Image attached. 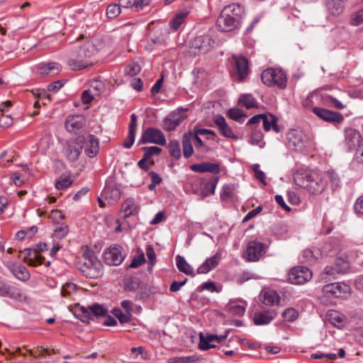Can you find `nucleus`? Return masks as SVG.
Masks as SVG:
<instances>
[{
    "label": "nucleus",
    "instance_id": "052dcab7",
    "mask_svg": "<svg viewBox=\"0 0 363 363\" xmlns=\"http://www.w3.org/2000/svg\"><path fill=\"white\" fill-rule=\"evenodd\" d=\"M234 188L233 185L226 184L223 187V192L220 195V198L223 200L228 198L233 197V191Z\"/></svg>",
    "mask_w": 363,
    "mask_h": 363
},
{
    "label": "nucleus",
    "instance_id": "3c124183",
    "mask_svg": "<svg viewBox=\"0 0 363 363\" xmlns=\"http://www.w3.org/2000/svg\"><path fill=\"white\" fill-rule=\"evenodd\" d=\"M23 261L27 262L30 266L36 267L44 263L45 257L39 255L38 254H35V257L33 259H27V257H24Z\"/></svg>",
    "mask_w": 363,
    "mask_h": 363
},
{
    "label": "nucleus",
    "instance_id": "a18cd8bd",
    "mask_svg": "<svg viewBox=\"0 0 363 363\" xmlns=\"http://www.w3.org/2000/svg\"><path fill=\"white\" fill-rule=\"evenodd\" d=\"M142 150L145 151L143 156L147 160H150L154 155H159L162 152V149L156 146L143 147Z\"/></svg>",
    "mask_w": 363,
    "mask_h": 363
},
{
    "label": "nucleus",
    "instance_id": "0e129e2a",
    "mask_svg": "<svg viewBox=\"0 0 363 363\" xmlns=\"http://www.w3.org/2000/svg\"><path fill=\"white\" fill-rule=\"evenodd\" d=\"M146 255L148 259L150 260V264L153 265L156 262V255L152 245H148L146 247Z\"/></svg>",
    "mask_w": 363,
    "mask_h": 363
},
{
    "label": "nucleus",
    "instance_id": "4c0bfd02",
    "mask_svg": "<svg viewBox=\"0 0 363 363\" xmlns=\"http://www.w3.org/2000/svg\"><path fill=\"white\" fill-rule=\"evenodd\" d=\"M169 155L176 160L181 158L180 144L177 140H171L168 145Z\"/></svg>",
    "mask_w": 363,
    "mask_h": 363
},
{
    "label": "nucleus",
    "instance_id": "bb28decb",
    "mask_svg": "<svg viewBox=\"0 0 363 363\" xmlns=\"http://www.w3.org/2000/svg\"><path fill=\"white\" fill-rule=\"evenodd\" d=\"M101 196L105 199H108L112 203H116L121 199V192L120 189L116 186H106L103 190Z\"/></svg>",
    "mask_w": 363,
    "mask_h": 363
},
{
    "label": "nucleus",
    "instance_id": "f8f14e48",
    "mask_svg": "<svg viewBox=\"0 0 363 363\" xmlns=\"http://www.w3.org/2000/svg\"><path fill=\"white\" fill-rule=\"evenodd\" d=\"M216 44L215 40L210 35H200L191 42L190 47L198 50L200 53H206Z\"/></svg>",
    "mask_w": 363,
    "mask_h": 363
},
{
    "label": "nucleus",
    "instance_id": "aec40b11",
    "mask_svg": "<svg viewBox=\"0 0 363 363\" xmlns=\"http://www.w3.org/2000/svg\"><path fill=\"white\" fill-rule=\"evenodd\" d=\"M221 258L220 252H216L213 256L207 258L206 261L197 269L198 274H206L215 269L219 264Z\"/></svg>",
    "mask_w": 363,
    "mask_h": 363
},
{
    "label": "nucleus",
    "instance_id": "8fccbe9b",
    "mask_svg": "<svg viewBox=\"0 0 363 363\" xmlns=\"http://www.w3.org/2000/svg\"><path fill=\"white\" fill-rule=\"evenodd\" d=\"M263 139V134L260 130L253 129L249 143L253 145H257Z\"/></svg>",
    "mask_w": 363,
    "mask_h": 363
},
{
    "label": "nucleus",
    "instance_id": "69168bd1",
    "mask_svg": "<svg viewBox=\"0 0 363 363\" xmlns=\"http://www.w3.org/2000/svg\"><path fill=\"white\" fill-rule=\"evenodd\" d=\"M352 24L354 26H358L363 23V9L358 11L352 17Z\"/></svg>",
    "mask_w": 363,
    "mask_h": 363
},
{
    "label": "nucleus",
    "instance_id": "39448f33",
    "mask_svg": "<svg viewBox=\"0 0 363 363\" xmlns=\"http://www.w3.org/2000/svg\"><path fill=\"white\" fill-rule=\"evenodd\" d=\"M288 277L290 283L303 284L311 279L313 273L307 267L296 266L290 269Z\"/></svg>",
    "mask_w": 363,
    "mask_h": 363
},
{
    "label": "nucleus",
    "instance_id": "e433bc0d",
    "mask_svg": "<svg viewBox=\"0 0 363 363\" xmlns=\"http://www.w3.org/2000/svg\"><path fill=\"white\" fill-rule=\"evenodd\" d=\"M88 308L89 309L91 315L96 318L106 316L108 313L107 308L99 303H94L92 306H89Z\"/></svg>",
    "mask_w": 363,
    "mask_h": 363
},
{
    "label": "nucleus",
    "instance_id": "49530a36",
    "mask_svg": "<svg viewBox=\"0 0 363 363\" xmlns=\"http://www.w3.org/2000/svg\"><path fill=\"white\" fill-rule=\"evenodd\" d=\"M121 11V9L118 4H111L106 9V15L108 18H113L118 16Z\"/></svg>",
    "mask_w": 363,
    "mask_h": 363
},
{
    "label": "nucleus",
    "instance_id": "58836bf2",
    "mask_svg": "<svg viewBox=\"0 0 363 363\" xmlns=\"http://www.w3.org/2000/svg\"><path fill=\"white\" fill-rule=\"evenodd\" d=\"M112 313L121 324L129 323L131 320L132 313H123L119 308H113Z\"/></svg>",
    "mask_w": 363,
    "mask_h": 363
},
{
    "label": "nucleus",
    "instance_id": "dca6fc26",
    "mask_svg": "<svg viewBox=\"0 0 363 363\" xmlns=\"http://www.w3.org/2000/svg\"><path fill=\"white\" fill-rule=\"evenodd\" d=\"M216 23L221 31L229 32L238 28L242 23L235 19V17L228 16L220 12Z\"/></svg>",
    "mask_w": 363,
    "mask_h": 363
},
{
    "label": "nucleus",
    "instance_id": "e2e57ef3",
    "mask_svg": "<svg viewBox=\"0 0 363 363\" xmlns=\"http://www.w3.org/2000/svg\"><path fill=\"white\" fill-rule=\"evenodd\" d=\"M13 124V118L9 115L2 113L0 116V127L8 128Z\"/></svg>",
    "mask_w": 363,
    "mask_h": 363
},
{
    "label": "nucleus",
    "instance_id": "20e7f679",
    "mask_svg": "<svg viewBox=\"0 0 363 363\" xmlns=\"http://www.w3.org/2000/svg\"><path fill=\"white\" fill-rule=\"evenodd\" d=\"M288 147L295 151H303L308 140L306 135L299 129H291L287 133Z\"/></svg>",
    "mask_w": 363,
    "mask_h": 363
},
{
    "label": "nucleus",
    "instance_id": "c756f323",
    "mask_svg": "<svg viewBox=\"0 0 363 363\" xmlns=\"http://www.w3.org/2000/svg\"><path fill=\"white\" fill-rule=\"evenodd\" d=\"M11 272L18 279L26 281L30 279V273L26 267L18 264L14 265L10 268Z\"/></svg>",
    "mask_w": 363,
    "mask_h": 363
},
{
    "label": "nucleus",
    "instance_id": "79ce46f5",
    "mask_svg": "<svg viewBox=\"0 0 363 363\" xmlns=\"http://www.w3.org/2000/svg\"><path fill=\"white\" fill-rule=\"evenodd\" d=\"M239 103L242 104L247 109L257 106V101L251 94H242L239 99Z\"/></svg>",
    "mask_w": 363,
    "mask_h": 363
},
{
    "label": "nucleus",
    "instance_id": "c03bdc74",
    "mask_svg": "<svg viewBox=\"0 0 363 363\" xmlns=\"http://www.w3.org/2000/svg\"><path fill=\"white\" fill-rule=\"evenodd\" d=\"M200 342L199 344V348L201 350H208L211 348H216V345L211 344V340H208L207 334L205 335L203 333H200Z\"/></svg>",
    "mask_w": 363,
    "mask_h": 363
},
{
    "label": "nucleus",
    "instance_id": "09e8293b",
    "mask_svg": "<svg viewBox=\"0 0 363 363\" xmlns=\"http://www.w3.org/2000/svg\"><path fill=\"white\" fill-rule=\"evenodd\" d=\"M298 312L292 308H286L282 313L283 318L288 322L294 321L298 318Z\"/></svg>",
    "mask_w": 363,
    "mask_h": 363
},
{
    "label": "nucleus",
    "instance_id": "1a4fd4ad",
    "mask_svg": "<svg viewBox=\"0 0 363 363\" xmlns=\"http://www.w3.org/2000/svg\"><path fill=\"white\" fill-rule=\"evenodd\" d=\"M350 287L344 283L335 282L325 284L323 286L322 291L328 298H340L350 293Z\"/></svg>",
    "mask_w": 363,
    "mask_h": 363
},
{
    "label": "nucleus",
    "instance_id": "9d476101",
    "mask_svg": "<svg viewBox=\"0 0 363 363\" xmlns=\"http://www.w3.org/2000/svg\"><path fill=\"white\" fill-rule=\"evenodd\" d=\"M85 141L84 136H79L74 140L68 143L65 148V154L69 161L75 162L79 159Z\"/></svg>",
    "mask_w": 363,
    "mask_h": 363
},
{
    "label": "nucleus",
    "instance_id": "6e6d98bb",
    "mask_svg": "<svg viewBox=\"0 0 363 363\" xmlns=\"http://www.w3.org/2000/svg\"><path fill=\"white\" fill-rule=\"evenodd\" d=\"M73 181L68 177L60 178L55 182V188L58 190H62L68 188L72 184Z\"/></svg>",
    "mask_w": 363,
    "mask_h": 363
},
{
    "label": "nucleus",
    "instance_id": "b1692460",
    "mask_svg": "<svg viewBox=\"0 0 363 363\" xmlns=\"http://www.w3.org/2000/svg\"><path fill=\"white\" fill-rule=\"evenodd\" d=\"M238 73L240 80L245 79L249 72V63L247 59L244 56H234Z\"/></svg>",
    "mask_w": 363,
    "mask_h": 363
},
{
    "label": "nucleus",
    "instance_id": "de8ad7c7",
    "mask_svg": "<svg viewBox=\"0 0 363 363\" xmlns=\"http://www.w3.org/2000/svg\"><path fill=\"white\" fill-rule=\"evenodd\" d=\"M315 259L313 251L306 249L302 252L299 260L302 263L313 262Z\"/></svg>",
    "mask_w": 363,
    "mask_h": 363
},
{
    "label": "nucleus",
    "instance_id": "5fc2aeb1",
    "mask_svg": "<svg viewBox=\"0 0 363 363\" xmlns=\"http://www.w3.org/2000/svg\"><path fill=\"white\" fill-rule=\"evenodd\" d=\"M140 281L138 278L132 277L129 279L126 284L125 290L129 291H134L140 289Z\"/></svg>",
    "mask_w": 363,
    "mask_h": 363
},
{
    "label": "nucleus",
    "instance_id": "a211bd4d",
    "mask_svg": "<svg viewBox=\"0 0 363 363\" xmlns=\"http://www.w3.org/2000/svg\"><path fill=\"white\" fill-rule=\"evenodd\" d=\"M38 74L42 77H52L57 74L61 70L60 64L54 62L40 63L36 66Z\"/></svg>",
    "mask_w": 363,
    "mask_h": 363
},
{
    "label": "nucleus",
    "instance_id": "393cba45",
    "mask_svg": "<svg viewBox=\"0 0 363 363\" xmlns=\"http://www.w3.org/2000/svg\"><path fill=\"white\" fill-rule=\"evenodd\" d=\"M137 128V116L135 113H133L130 116V122L129 124V130L128 135L123 143V147L125 148L129 149L132 147L135 142V135Z\"/></svg>",
    "mask_w": 363,
    "mask_h": 363
},
{
    "label": "nucleus",
    "instance_id": "37998d69",
    "mask_svg": "<svg viewBox=\"0 0 363 363\" xmlns=\"http://www.w3.org/2000/svg\"><path fill=\"white\" fill-rule=\"evenodd\" d=\"M335 272L337 273L344 274L349 269L348 262L342 257H337L335 260Z\"/></svg>",
    "mask_w": 363,
    "mask_h": 363
},
{
    "label": "nucleus",
    "instance_id": "603ef678",
    "mask_svg": "<svg viewBox=\"0 0 363 363\" xmlns=\"http://www.w3.org/2000/svg\"><path fill=\"white\" fill-rule=\"evenodd\" d=\"M77 286L76 284L69 282L65 284L61 289V295L64 297H67L72 293L76 291Z\"/></svg>",
    "mask_w": 363,
    "mask_h": 363
},
{
    "label": "nucleus",
    "instance_id": "f257e3e1",
    "mask_svg": "<svg viewBox=\"0 0 363 363\" xmlns=\"http://www.w3.org/2000/svg\"><path fill=\"white\" fill-rule=\"evenodd\" d=\"M293 177L296 185L306 189L313 194H321L327 186L328 181L333 191L340 186V182L338 174L334 170L319 173L311 169H301L295 172Z\"/></svg>",
    "mask_w": 363,
    "mask_h": 363
},
{
    "label": "nucleus",
    "instance_id": "f3484780",
    "mask_svg": "<svg viewBox=\"0 0 363 363\" xmlns=\"http://www.w3.org/2000/svg\"><path fill=\"white\" fill-rule=\"evenodd\" d=\"M275 309H267L254 314L253 322L256 325H267L270 323L277 315Z\"/></svg>",
    "mask_w": 363,
    "mask_h": 363
},
{
    "label": "nucleus",
    "instance_id": "412c9836",
    "mask_svg": "<svg viewBox=\"0 0 363 363\" xmlns=\"http://www.w3.org/2000/svg\"><path fill=\"white\" fill-rule=\"evenodd\" d=\"M221 12L228 16L235 17V19L242 23L245 10L240 4H233L228 5L223 9Z\"/></svg>",
    "mask_w": 363,
    "mask_h": 363
},
{
    "label": "nucleus",
    "instance_id": "680f3d73",
    "mask_svg": "<svg viewBox=\"0 0 363 363\" xmlns=\"http://www.w3.org/2000/svg\"><path fill=\"white\" fill-rule=\"evenodd\" d=\"M230 309L231 313L237 315H242L245 311L244 306L233 303H230Z\"/></svg>",
    "mask_w": 363,
    "mask_h": 363
},
{
    "label": "nucleus",
    "instance_id": "774afa93",
    "mask_svg": "<svg viewBox=\"0 0 363 363\" xmlns=\"http://www.w3.org/2000/svg\"><path fill=\"white\" fill-rule=\"evenodd\" d=\"M354 208L358 214L363 215V194L357 199Z\"/></svg>",
    "mask_w": 363,
    "mask_h": 363
},
{
    "label": "nucleus",
    "instance_id": "338daca9",
    "mask_svg": "<svg viewBox=\"0 0 363 363\" xmlns=\"http://www.w3.org/2000/svg\"><path fill=\"white\" fill-rule=\"evenodd\" d=\"M64 85V82L62 80L55 81L52 83H50L48 86V91L57 92L59 91Z\"/></svg>",
    "mask_w": 363,
    "mask_h": 363
},
{
    "label": "nucleus",
    "instance_id": "423d86ee",
    "mask_svg": "<svg viewBox=\"0 0 363 363\" xmlns=\"http://www.w3.org/2000/svg\"><path fill=\"white\" fill-rule=\"evenodd\" d=\"M104 262L109 266L120 265L125 257L123 249L119 245H111L103 253Z\"/></svg>",
    "mask_w": 363,
    "mask_h": 363
},
{
    "label": "nucleus",
    "instance_id": "9b49d317",
    "mask_svg": "<svg viewBox=\"0 0 363 363\" xmlns=\"http://www.w3.org/2000/svg\"><path fill=\"white\" fill-rule=\"evenodd\" d=\"M186 109L179 108L171 112L164 120V129L167 131L174 130L186 118Z\"/></svg>",
    "mask_w": 363,
    "mask_h": 363
},
{
    "label": "nucleus",
    "instance_id": "6ab92c4d",
    "mask_svg": "<svg viewBox=\"0 0 363 363\" xmlns=\"http://www.w3.org/2000/svg\"><path fill=\"white\" fill-rule=\"evenodd\" d=\"M85 125L84 118L81 115L69 116L65 121V128L70 132L76 133Z\"/></svg>",
    "mask_w": 363,
    "mask_h": 363
},
{
    "label": "nucleus",
    "instance_id": "f704fd0d",
    "mask_svg": "<svg viewBox=\"0 0 363 363\" xmlns=\"http://www.w3.org/2000/svg\"><path fill=\"white\" fill-rule=\"evenodd\" d=\"M328 320L335 327L343 325L345 322V316L336 311H331L328 313Z\"/></svg>",
    "mask_w": 363,
    "mask_h": 363
},
{
    "label": "nucleus",
    "instance_id": "bf43d9fd",
    "mask_svg": "<svg viewBox=\"0 0 363 363\" xmlns=\"http://www.w3.org/2000/svg\"><path fill=\"white\" fill-rule=\"evenodd\" d=\"M141 70L140 66L136 63L129 64L125 68V73L131 77L138 74Z\"/></svg>",
    "mask_w": 363,
    "mask_h": 363
},
{
    "label": "nucleus",
    "instance_id": "ddd939ff",
    "mask_svg": "<svg viewBox=\"0 0 363 363\" xmlns=\"http://www.w3.org/2000/svg\"><path fill=\"white\" fill-rule=\"evenodd\" d=\"M312 111L318 117L327 122L340 123L344 119L341 113L320 107H313Z\"/></svg>",
    "mask_w": 363,
    "mask_h": 363
},
{
    "label": "nucleus",
    "instance_id": "c9c22d12",
    "mask_svg": "<svg viewBox=\"0 0 363 363\" xmlns=\"http://www.w3.org/2000/svg\"><path fill=\"white\" fill-rule=\"evenodd\" d=\"M189 12L187 11H181L177 13L174 17L169 21V26L171 28L176 31L180 27V26L184 23V19L188 16Z\"/></svg>",
    "mask_w": 363,
    "mask_h": 363
},
{
    "label": "nucleus",
    "instance_id": "72a5a7b5",
    "mask_svg": "<svg viewBox=\"0 0 363 363\" xmlns=\"http://www.w3.org/2000/svg\"><path fill=\"white\" fill-rule=\"evenodd\" d=\"M262 301L264 305L271 306L274 303H279L280 298L276 291H269L260 294Z\"/></svg>",
    "mask_w": 363,
    "mask_h": 363
},
{
    "label": "nucleus",
    "instance_id": "f03ea898",
    "mask_svg": "<svg viewBox=\"0 0 363 363\" xmlns=\"http://www.w3.org/2000/svg\"><path fill=\"white\" fill-rule=\"evenodd\" d=\"M261 79L268 86H277L280 89L286 86L287 77L282 69L267 68L262 72Z\"/></svg>",
    "mask_w": 363,
    "mask_h": 363
},
{
    "label": "nucleus",
    "instance_id": "a19ab883",
    "mask_svg": "<svg viewBox=\"0 0 363 363\" xmlns=\"http://www.w3.org/2000/svg\"><path fill=\"white\" fill-rule=\"evenodd\" d=\"M227 115L230 119L239 123H242L243 118L247 117V116L243 113L240 109L237 108H230Z\"/></svg>",
    "mask_w": 363,
    "mask_h": 363
},
{
    "label": "nucleus",
    "instance_id": "c85d7f7f",
    "mask_svg": "<svg viewBox=\"0 0 363 363\" xmlns=\"http://www.w3.org/2000/svg\"><path fill=\"white\" fill-rule=\"evenodd\" d=\"M77 48L82 53V55L87 57L89 59L100 50V48H98V45L93 40L87 41L82 46Z\"/></svg>",
    "mask_w": 363,
    "mask_h": 363
},
{
    "label": "nucleus",
    "instance_id": "ea45409f",
    "mask_svg": "<svg viewBox=\"0 0 363 363\" xmlns=\"http://www.w3.org/2000/svg\"><path fill=\"white\" fill-rule=\"evenodd\" d=\"M218 180L219 177H216L212 178L209 182H206L203 186V194L206 196L209 194H214Z\"/></svg>",
    "mask_w": 363,
    "mask_h": 363
},
{
    "label": "nucleus",
    "instance_id": "7c9ffc66",
    "mask_svg": "<svg viewBox=\"0 0 363 363\" xmlns=\"http://www.w3.org/2000/svg\"><path fill=\"white\" fill-rule=\"evenodd\" d=\"M176 264L179 272L191 277H195L193 268L186 261L184 257L177 255L176 257Z\"/></svg>",
    "mask_w": 363,
    "mask_h": 363
},
{
    "label": "nucleus",
    "instance_id": "13d9d810",
    "mask_svg": "<svg viewBox=\"0 0 363 363\" xmlns=\"http://www.w3.org/2000/svg\"><path fill=\"white\" fill-rule=\"evenodd\" d=\"M145 262V255L141 253L138 257H134L128 268H137Z\"/></svg>",
    "mask_w": 363,
    "mask_h": 363
},
{
    "label": "nucleus",
    "instance_id": "6e6552de",
    "mask_svg": "<svg viewBox=\"0 0 363 363\" xmlns=\"http://www.w3.org/2000/svg\"><path fill=\"white\" fill-rule=\"evenodd\" d=\"M67 63L70 69L72 70L83 69L92 65V62L87 57L82 55V53H81L78 48L72 51Z\"/></svg>",
    "mask_w": 363,
    "mask_h": 363
},
{
    "label": "nucleus",
    "instance_id": "2eb2a0df",
    "mask_svg": "<svg viewBox=\"0 0 363 363\" xmlns=\"http://www.w3.org/2000/svg\"><path fill=\"white\" fill-rule=\"evenodd\" d=\"M345 141L350 151L356 150L362 144L363 139L358 130L352 128L345 130Z\"/></svg>",
    "mask_w": 363,
    "mask_h": 363
},
{
    "label": "nucleus",
    "instance_id": "a878e982",
    "mask_svg": "<svg viewBox=\"0 0 363 363\" xmlns=\"http://www.w3.org/2000/svg\"><path fill=\"white\" fill-rule=\"evenodd\" d=\"M99 140L94 135H89L88 137V140L85 145L84 152L86 155L90 157L93 158L96 157L99 152Z\"/></svg>",
    "mask_w": 363,
    "mask_h": 363
},
{
    "label": "nucleus",
    "instance_id": "cd10ccee",
    "mask_svg": "<svg viewBox=\"0 0 363 363\" xmlns=\"http://www.w3.org/2000/svg\"><path fill=\"white\" fill-rule=\"evenodd\" d=\"M121 211L123 213V218H127L128 217L135 215L138 213V206L135 203L133 199H127L122 204Z\"/></svg>",
    "mask_w": 363,
    "mask_h": 363
},
{
    "label": "nucleus",
    "instance_id": "2f4dec72",
    "mask_svg": "<svg viewBox=\"0 0 363 363\" xmlns=\"http://www.w3.org/2000/svg\"><path fill=\"white\" fill-rule=\"evenodd\" d=\"M191 136L192 133H185L182 138L183 155L185 158H189L194 152V149L191 141Z\"/></svg>",
    "mask_w": 363,
    "mask_h": 363
},
{
    "label": "nucleus",
    "instance_id": "5701e85b",
    "mask_svg": "<svg viewBox=\"0 0 363 363\" xmlns=\"http://www.w3.org/2000/svg\"><path fill=\"white\" fill-rule=\"evenodd\" d=\"M214 123L218 127L220 133L228 138H236L233 135L231 128L226 123L225 118L221 115H217L214 118Z\"/></svg>",
    "mask_w": 363,
    "mask_h": 363
},
{
    "label": "nucleus",
    "instance_id": "4d7b16f0",
    "mask_svg": "<svg viewBox=\"0 0 363 363\" xmlns=\"http://www.w3.org/2000/svg\"><path fill=\"white\" fill-rule=\"evenodd\" d=\"M79 317L83 323H89L91 320H94L89 309L85 307L81 308V313L79 314Z\"/></svg>",
    "mask_w": 363,
    "mask_h": 363
},
{
    "label": "nucleus",
    "instance_id": "864d4df0",
    "mask_svg": "<svg viewBox=\"0 0 363 363\" xmlns=\"http://www.w3.org/2000/svg\"><path fill=\"white\" fill-rule=\"evenodd\" d=\"M13 289V287L0 281V294L1 296L13 297L14 296V292L12 291Z\"/></svg>",
    "mask_w": 363,
    "mask_h": 363
},
{
    "label": "nucleus",
    "instance_id": "473e14b6",
    "mask_svg": "<svg viewBox=\"0 0 363 363\" xmlns=\"http://www.w3.org/2000/svg\"><path fill=\"white\" fill-rule=\"evenodd\" d=\"M344 3L342 0H326L327 8L333 15H338L343 11Z\"/></svg>",
    "mask_w": 363,
    "mask_h": 363
},
{
    "label": "nucleus",
    "instance_id": "7ed1b4c3",
    "mask_svg": "<svg viewBox=\"0 0 363 363\" xmlns=\"http://www.w3.org/2000/svg\"><path fill=\"white\" fill-rule=\"evenodd\" d=\"M147 143H154L159 145H165L167 140L161 130L155 128H146L138 141V145Z\"/></svg>",
    "mask_w": 363,
    "mask_h": 363
},
{
    "label": "nucleus",
    "instance_id": "4be33fe9",
    "mask_svg": "<svg viewBox=\"0 0 363 363\" xmlns=\"http://www.w3.org/2000/svg\"><path fill=\"white\" fill-rule=\"evenodd\" d=\"M190 169L195 172H210L212 174H218L220 171L219 164L211 162L194 164L190 166Z\"/></svg>",
    "mask_w": 363,
    "mask_h": 363
},
{
    "label": "nucleus",
    "instance_id": "0eeeda50",
    "mask_svg": "<svg viewBox=\"0 0 363 363\" xmlns=\"http://www.w3.org/2000/svg\"><path fill=\"white\" fill-rule=\"evenodd\" d=\"M80 269L85 276L91 279L97 278L102 274V264L96 257L84 261Z\"/></svg>",
    "mask_w": 363,
    "mask_h": 363
},
{
    "label": "nucleus",
    "instance_id": "4468645a",
    "mask_svg": "<svg viewBox=\"0 0 363 363\" xmlns=\"http://www.w3.org/2000/svg\"><path fill=\"white\" fill-rule=\"evenodd\" d=\"M264 245L258 241H250L247 245L245 252V257L248 261H258L260 257L264 254Z\"/></svg>",
    "mask_w": 363,
    "mask_h": 363
}]
</instances>
